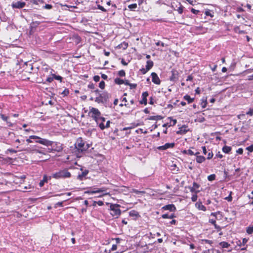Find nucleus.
Wrapping results in <instances>:
<instances>
[{"label":"nucleus","mask_w":253,"mask_h":253,"mask_svg":"<svg viewBox=\"0 0 253 253\" xmlns=\"http://www.w3.org/2000/svg\"><path fill=\"white\" fill-rule=\"evenodd\" d=\"M0 117L1 118V119L5 121V122H7V120H8L9 118L7 116H5L4 115L2 114H0Z\"/></svg>","instance_id":"nucleus-48"},{"label":"nucleus","mask_w":253,"mask_h":253,"mask_svg":"<svg viewBox=\"0 0 253 253\" xmlns=\"http://www.w3.org/2000/svg\"><path fill=\"white\" fill-rule=\"evenodd\" d=\"M235 31L236 32L238 33L239 34H246L247 32L245 31L240 30L239 27H236L235 29Z\"/></svg>","instance_id":"nucleus-47"},{"label":"nucleus","mask_w":253,"mask_h":253,"mask_svg":"<svg viewBox=\"0 0 253 253\" xmlns=\"http://www.w3.org/2000/svg\"><path fill=\"white\" fill-rule=\"evenodd\" d=\"M31 2L33 4L38 5L39 3H43V0H30Z\"/></svg>","instance_id":"nucleus-46"},{"label":"nucleus","mask_w":253,"mask_h":253,"mask_svg":"<svg viewBox=\"0 0 253 253\" xmlns=\"http://www.w3.org/2000/svg\"><path fill=\"white\" fill-rule=\"evenodd\" d=\"M128 46V43L125 42H122L118 45L120 48H123V49H126Z\"/></svg>","instance_id":"nucleus-30"},{"label":"nucleus","mask_w":253,"mask_h":253,"mask_svg":"<svg viewBox=\"0 0 253 253\" xmlns=\"http://www.w3.org/2000/svg\"><path fill=\"white\" fill-rule=\"evenodd\" d=\"M162 209L164 210H169L171 211H174L176 210V208L173 204H169L164 206Z\"/></svg>","instance_id":"nucleus-20"},{"label":"nucleus","mask_w":253,"mask_h":253,"mask_svg":"<svg viewBox=\"0 0 253 253\" xmlns=\"http://www.w3.org/2000/svg\"><path fill=\"white\" fill-rule=\"evenodd\" d=\"M63 202H58L55 204L54 207L55 208H57V207H63Z\"/></svg>","instance_id":"nucleus-56"},{"label":"nucleus","mask_w":253,"mask_h":253,"mask_svg":"<svg viewBox=\"0 0 253 253\" xmlns=\"http://www.w3.org/2000/svg\"><path fill=\"white\" fill-rule=\"evenodd\" d=\"M231 149H232V148L230 146L225 145L223 147L222 150L224 153L228 154L231 151Z\"/></svg>","instance_id":"nucleus-29"},{"label":"nucleus","mask_w":253,"mask_h":253,"mask_svg":"<svg viewBox=\"0 0 253 253\" xmlns=\"http://www.w3.org/2000/svg\"><path fill=\"white\" fill-rule=\"evenodd\" d=\"M179 6L177 9H174L175 10H177L179 14H182L183 11V6L180 3H179Z\"/></svg>","instance_id":"nucleus-39"},{"label":"nucleus","mask_w":253,"mask_h":253,"mask_svg":"<svg viewBox=\"0 0 253 253\" xmlns=\"http://www.w3.org/2000/svg\"><path fill=\"white\" fill-rule=\"evenodd\" d=\"M94 190H90V191H87V193H90V194H93V193L105 192L106 190V189L105 187H102L100 188H94Z\"/></svg>","instance_id":"nucleus-22"},{"label":"nucleus","mask_w":253,"mask_h":253,"mask_svg":"<svg viewBox=\"0 0 253 253\" xmlns=\"http://www.w3.org/2000/svg\"><path fill=\"white\" fill-rule=\"evenodd\" d=\"M175 143H167L165 145L160 146L157 147V149L159 150L164 151L169 148H172L174 147Z\"/></svg>","instance_id":"nucleus-12"},{"label":"nucleus","mask_w":253,"mask_h":253,"mask_svg":"<svg viewBox=\"0 0 253 253\" xmlns=\"http://www.w3.org/2000/svg\"><path fill=\"white\" fill-rule=\"evenodd\" d=\"M93 80L95 82H98L100 80V77L98 75H95L93 77Z\"/></svg>","instance_id":"nucleus-63"},{"label":"nucleus","mask_w":253,"mask_h":253,"mask_svg":"<svg viewBox=\"0 0 253 253\" xmlns=\"http://www.w3.org/2000/svg\"><path fill=\"white\" fill-rule=\"evenodd\" d=\"M118 75L120 77H124L126 76V72L125 70H121L119 71L118 73Z\"/></svg>","instance_id":"nucleus-41"},{"label":"nucleus","mask_w":253,"mask_h":253,"mask_svg":"<svg viewBox=\"0 0 253 253\" xmlns=\"http://www.w3.org/2000/svg\"><path fill=\"white\" fill-rule=\"evenodd\" d=\"M52 178V176H47L46 175H44L42 179L40 182L39 186L42 187L45 183H47L48 181Z\"/></svg>","instance_id":"nucleus-16"},{"label":"nucleus","mask_w":253,"mask_h":253,"mask_svg":"<svg viewBox=\"0 0 253 253\" xmlns=\"http://www.w3.org/2000/svg\"><path fill=\"white\" fill-rule=\"evenodd\" d=\"M129 86L130 89H135L137 86V84H136L130 83Z\"/></svg>","instance_id":"nucleus-52"},{"label":"nucleus","mask_w":253,"mask_h":253,"mask_svg":"<svg viewBox=\"0 0 253 253\" xmlns=\"http://www.w3.org/2000/svg\"><path fill=\"white\" fill-rule=\"evenodd\" d=\"M128 8L130 9H134L137 7V4L136 3H133L129 4L128 6Z\"/></svg>","instance_id":"nucleus-50"},{"label":"nucleus","mask_w":253,"mask_h":253,"mask_svg":"<svg viewBox=\"0 0 253 253\" xmlns=\"http://www.w3.org/2000/svg\"><path fill=\"white\" fill-rule=\"evenodd\" d=\"M175 217H176V216L175 215V214L174 213H172V214H171L170 215H169L168 213H166V214H163L162 215V217L163 218H164V219H166V218L172 219V218H174Z\"/></svg>","instance_id":"nucleus-28"},{"label":"nucleus","mask_w":253,"mask_h":253,"mask_svg":"<svg viewBox=\"0 0 253 253\" xmlns=\"http://www.w3.org/2000/svg\"><path fill=\"white\" fill-rule=\"evenodd\" d=\"M211 215L214 217V218H213V219H215V221L217 220L221 219V218L222 217V215L221 212H220L219 211L211 213Z\"/></svg>","instance_id":"nucleus-21"},{"label":"nucleus","mask_w":253,"mask_h":253,"mask_svg":"<svg viewBox=\"0 0 253 253\" xmlns=\"http://www.w3.org/2000/svg\"><path fill=\"white\" fill-rule=\"evenodd\" d=\"M246 150H247L250 152H253V144H252L250 146L247 147L246 148Z\"/></svg>","instance_id":"nucleus-58"},{"label":"nucleus","mask_w":253,"mask_h":253,"mask_svg":"<svg viewBox=\"0 0 253 253\" xmlns=\"http://www.w3.org/2000/svg\"><path fill=\"white\" fill-rule=\"evenodd\" d=\"M248 198L252 200V201L249 202V204L251 205H253V196H252L251 195H249Z\"/></svg>","instance_id":"nucleus-64"},{"label":"nucleus","mask_w":253,"mask_h":253,"mask_svg":"<svg viewBox=\"0 0 253 253\" xmlns=\"http://www.w3.org/2000/svg\"><path fill=\"white\" fill-rule=\"evenodd\" d=\"M122 101L124 102V106L127 108H130V105L129 103H127V101L126 97H124L122 99Z\"/></svg>","instance_id":"nucleus-45"},{"label":"nucleus","mask_w":253,"mask_h":253,"mask_svg":"<svg viewBox=\"0 0 253 253\" xmlns=\"http://www.w3.org/2000/svg\"><path fill=\"white\" fill-rule=\"evenodd\" d=\"M246 232L248 234H252L253 233V225L249 226L246 228Z\"/></svg>","instance_id":"nucleus-37"},{"label":"nucleus","mask_w":253,"mask_h":253,"mask_svg":"<svg viewBox=\"0 0 253 253\" xmlns=\"http://www.w3.org/2000/svg\"><path fill=\"white\" fill-rule=\"evenodd\" d=\"M216 175L214 174H212L208 176V179L209 181H213L215 179Z\"/></svg>","instance_id":"nucleus-44"},{"label":"nucleus","mask_w":253,"mask_h":253,"mask_svg":"<svg viewBox=\"0 0 253 253\" xmlns=\"http://www.w3.org/2000/svg\"><path fill=\"white\" fill-rule=\"evenodd\" d=\"M182 153L183 154H187V155H190V156H192V155H194V152L192 151L190 149H188L187 150H184L182 151Z\"/></svg>","instance_id":"nucleus-34"},{"label":"nucleus","mask_w":253,"mask_h":253,"mask_svg":"<svg viewBox=\"0 0 253 253\" xmlns=\"http://www.w3.org/2000/svg\"><path fill=\"white\" fill-rule=\"evenodd\" d=\"M110 94L107 91H103L99 95L95 97V101L98 103H106L109 101Z\"/></svg>","instance_id":"nucleus-4"},{"label":"nucleus","mask_w":253,"mask_h":253,"mask_svg":"<svg viewBox=\"0 0 253 253\" xmlns=\"http://www.w3.org/2000/svg\"><path fill=\"white\" fill-rule=\"evenodd\" d=\"M151 75L152 82L157 85L160 84L161 82L158 75L155 72H152Z\"/></svg>","instance_id":"nucleus-13"},{"label":"nucleus","mask_w":253,"mask_h":253,"mask_svg":"<svg viewBox=\"0 0 253 253\" xmlns=\"http://www.w3.org/2000/svg\"><path fill=\"white\" fill-rule=\"evenodd\" d=\"M219 246L222 248H228L230 246V245L228 242L224 241L219 243Z\"/></svg>","instance_id":"nucleus-31"},{"label":"nucleus","mask_w":253,"mask_h":253,"mask_svg":"<svg viewBox=\"0 0 253 253\" xmlns=\"http://www.w3.org/2000/svg\"><path fill=\"white\" fill-rule=\"evenodd\" d=\"M15 143H17L16 145V148L18 150V152H24V154H39L40 158L42 155H45L46 152L45 148H42L37 145H27L26 143L25 139H16Z\"/></svg>","instance_id":"nucleus-1"},{"label":"nucleus","mask_w":253,"mask_h":253,"mask_svg":"<svg viewBox=\"0 0 253 253\" xmlns=\"http://www.w3.org/2000/svg\"><path fill=\"white\" fill-rule=\"evenodd\" d=\"M30 138H32L33 139H38V140L36 141V143H39L46 146H52L53 144V141L46 139L41 138L40 137L37 135H30Z\"/></svg>","instance_id":"nucleus-6"},{"label":"nucleus","mask_w":253,"mask_h":253,"mask_svg":"<svg viewBox=\"0 0 253 253\" xmlns=\"http://www.w3.org/2000/svg\"><path fill=\"white\" fill-rule=\"evenodd\" d=\"M52 76L55 80L59 81L60 82H62L63 78L61 76L59 75H56L55 74H52Z\"/></svg>","instance_id":"nucleus-42"},{"label":"nucleus","mask_w":253,"mask_h":253,"mask_svg":"<svg viewBox=\"0 0 253 253\" xmlns=\"http://www.w3.org/2000/svg\"><path fill=\"white\" fill-rule=\"evenodd\" d=\"M75 147L79 152H84L89 147L88 144H85V142L82 137L78 138L75 143Z\"/></svg>","instance_id":"nucleus-3"},{"label":"nucleus","mask_w":253,"mask_h":253,"mask_svg":"<svg viewBox=\"0 0 253 253\" xmlns=\"http://www.w3.org/2000/svg\"><path fill=\"white\" fill-rule=\"evenodd\" d=\"M246 114L249 116L253 115V108H251L249 109V111L246 112Z\"/></svg>","instance_id":"nucleus-51"},{"label":"nucleus","mask_w":253,"mask_h":253,"mask_svg":"<svg viewBox=\"0 0 253 253\" xmlns=\"http://www.w3.org/2000/svg\"><path fill=\"white\" fill-rule=\"evenodd\" d=\"M154 63L152 60H148L146 62L145 68H141L140 71L142 74H145L148 71H149L153 66Z\"/></svg>","instance_id":"nucleus-11"},{"label":"nucleus","mask_w":253,"mask_h":253,"mask_svg":"<svg viewBox=\"0 0 253 253\" xmlns=\"http://www.w3.org/2000/svg\"><path fill=\"white\" fill-rule=\"evenodd\" d=\"M25 67L24 69V70H25L26 72L31 73L33 69L32 64L26 62L25 63Z\"/></svg>","instance_id":"nucleus-23"},{"label":"nucleus","mask_w":253,"mask_h":253,"mask_svg":"<svg viewBox=\"0 0 253 253\" xmlns=\"http://www.w3.org/2000/svg\"><path fill=\"white\" fill-rule=\"evenodd\" d=\"M193 186L195 188L196 190H199V188L200 187V184H198L197 183L194 182L193 183Z\"/></svg>","instance_id":"nucleus-54"},{"label":"nucleus","mask_w":253,"mask_h":253,"mask_svg":"<svg viewBox=\"0 0 253 253\" xmlns=\"http://www.w3.org/2000/svg\"><path fill=\"white\" fill-rule=\"evenodd\" d=\"M205 14L206 16H210L211 17H213V12L210 9L206 10Z\"/></svg>","instance_id":"nucleus-38"},{"label":"nucleus","mask_w":253,"mask_h":253,"mask_svg":"<svg viewBox=\"0 0 253 253\" xmlns=\"http://www.w3.org/2000/svg\"><path fill=\"white\" fill-rule=\"evenodd\" d=\"M189 189H190V191L191 192L194 193L195 194H197L198 193L200 192V190H196L193 186L189 187Z\"/></svg>","instance_id":"nucleus-40"},{"label":"nucleus","mask_w":253,"mask_h":253,"mask_svg":"<svg viewBox=\"0 0 253 253\" xmlns=\"http://www.w3.org/2000/svg\"><path fill=\"white\" fill-rule=\"evenodd\" d=\"M88 173V170L87 169L84 170V171H82L81 174H79L78 175V179L80 180H82Z\"/></svg>","instance_id":"nucleus-24"},{"label":"nucleus","mask_w":253,"mask_h":253,"mask_svg":"<svg viewBox=\"0 0 253 253\" xmlns=\"http://www.w3.org/2000/svg\"><path fill=\"white\" fill-rule=\"evenodd\" d=\"M7 152H9L11 153H16L17 152H18V151L17 149L16 150H15L12 148H10L7 150Z\"/></svg>","instance_id":"nucleus-55"},{"label":"nucleus","mask_w":253,"mask_h":253,"mask_svg":"<svg viewBox=\"0 0 253 253\" xmlns=\"http://www.w3.org/2000/svg\"><path fill=\"white\" fill-rule=\"evenodd\" d=\"M105 82L103 81H101L99 84V87L102 89H104L105 88Z\"/></svg>","instance_id":"nucleus-49"},{"label":"nucleus","mask_w":253,"mask_h":253,"mask_svg":"<svg viewBox=\"0 0 253 253\" xmlns=\"http://www.w3.org/2000/svg\"><path fill=\"white\" fill-rule=\"evenodd\" d=\"M201 243L202 244H208L210 245H211L213 243V242L211 240H209L207 239H203L201 240Z\"/></svg>","instance_id":"nucleus-43"},{"label":"nucleus","mask_w":253,"mask_h":253,"mask_svg":"<svg viewBox=\"0 0 253 253\" xmlns=\"http://www.w3.org/2000/svg\"><path fill=\"white\" fill-rule=\"evenodd\" d=\"M206 160V158L204 156H198L196 158V162L198 164H201L204 162Z\"/></svg>","instance_id":"nucleus-27"},{"label":"nucleus","mask_w":253,"mask_h":253,"mask_svg":"<svg viewBox=\"0 0 253 253\" xmlns=\"http://www.w3.org/2000/svg\"><path fill=\"white\" fill-rule=\"evenodd\" d=\"M25 5L26 3L25 2L18 1L15 2H12L11 4V6L13 8L21 9L23 8Z\"/></svg>","instance_id":"nucleus-14"},{"label":"nucleus","mask_w":253,"mask_h":253,"mask_svg":"<svg viewBox=\"0 0 253 253\" xmlns=\"http://www.w3.org/2000/svg\"><path fill=\"white\" fill-rule=\"evenodd\" d=\"M162 119V117L161 116H159V115H157V116H150L149 118H148V119L149 120H155V121H157V120H160Z\"/></svg>","instance_id":"nucleus-35"},{"label":"nucleus","mask_w":253,"mask_h":253,"mask_svg":"<svg viewBox=\"0 0 253 253\" xmlns=\"http://www.w3.org/2000/svg\"><path fill=\"white\" fill-rule=\"evenodd\" d=\"M87 87L88 88L91 89H94L95 88V85L92 83H89L88 84Z\"/></svg>","instance_id":"nucleus-60"},{"label":"nucleus","mask_w":253,"mask_h":253,"mask_svg":"<svg viewBox=\"0 0 253 253\" xmlns=\"http://www.w3.org/2000/svg\"><path fill=\"white\" fill-rule=\"evenodd\" d=\"M209 222L214 225L215 228L216 229L217 231H220L221 230V227L216 223L215 219H210Z\"/></svg>","instance_id":"nucleus-25"},{"label":"nucleus","mask_w":253,"mask_h":253,"mask_svg":"<svg viewBox=\"0 0 253 253\" xmlns=\"http://www.w3.org/2000/svg\"><path fill=\"white\" fill-rule=\"evenodd\" d=\"M198 196L197 194H195L192 196L191 200L193 202H196L197 200Z\"/></svg>","instance_id":"nucleus-59"},{"label":"nucleus","mask_w":253,"mask_h":253,"mask_svg":"<svg viewBox=\"0 0 253 253\" xmlns=\"http://www.w3.org/2000/svg\"><path fill=\"white\" fill-rule=\"evenodd\" d=\"M248 241V239H247L246 238H243V240H242V242L240 241H239V242L240 243H238V245L240 246V247H241L242 246H245L247 244Z\"/></svg>","instance_id":"nucleus-36"},{"label":"nucleus","mask_w":253,"mask_h":253,"mask_svg":"<svg viewBox=\"0 0 253 253\" xmlns=\"http://www.w3.org/2000/svg\"><path fill=\"white\" fill-rule=\"evenodd\" d=\"M53 147V148L51 149H48L50 150L49 152L55 151L60 152H61L63 149V144L60 143V142H53V144L51 146Z\"/></svg>","instance_id":"nucleus-10"},{"label":"nucleus","mask_w":253,"mask_h":253,"mask_svg":"<svg viewBox=\"0 0 253 253\" xmlns=\"http://www.w3.org/2000/svg\"><path fill=\"white\" fill-rule=\"evenodd\" d=\"M169 119L170 120L169 126H174V125H176L177 123V121L176 119H173L171 117H169Z\"/></svg>","instance_id":"nucleus-32"},{"label":"nucleus","mask_w":253,"mask_h":253,"mask_svg":"<svg viewBox=\"0 0 253 253\" xmlns=\"http://www.w3.org/2000/svg\"><path fill=\"white\" fill-rule=\"evenodd\" d=\"M105 120L106 119L104 117L101 116L99 117V118L95 121V122L98 125L99 128L101 130H104L105 128H108L110 126V121H108L105 125L104 124V122L105 121Z\"/></svg>","instance_id":"nucleus-8"},{"label":"nucleus","mask_w":253,"mask_h":253,"mask_svg":"<svg viewBox=\"0 0 253 253\" xmlns=\"http://www.w3.org/2000/svg\"><path fill=\"white\" fill-rule=\"evenodd\" d=\"M53 79L54 78L53 76L52 77H48L46 78V82L48 83H51L53 81Z\"/></svg>","instance_id":"nucleus-61"},{"label":"nucleus","mask_w":253,"mask_h":253,"mask_svg":"<svg viewBox=\"0 0 253 253\" xmlns=\"http://www.w3.org/2000/svg\"><path fill=\"white\" fill-rule=\"evenodd\" d=\"M120 205L117 204H110V210L111 211L110 214L115 218H118L121 214Z\"/></svg>","instance_id":"nucleus-5"},{"label":"nucleus","mask_w":253,"mask_h":253,"mask_svg":"<svg viewBox=\"0 0 253 253\" xmlns=\"http://www.w3.org/2000/svg\"><path fill=\"white\" fill-rule=\"evenodd\" d=\"M232 193V192H230L229 195L228 197L225 198V199L227 200L228 202H231L232 200V197L231 195Z\"/></svg>","instance_id":"nucleus-53"},{"label":"nucleus","mask_w":253,"mask_h":253,"mask_svg":"<svg viewBox=\"0 0 253 253\" xmlns=\"http://www.w3.org/2000/svg\"><path fill=\"white\" fill-rule=\"evenodd\" d=\"M195 207L200 211H205L207 210L206 207L203 205L202 203L200 201H198L195 204Z\"/></svg>","instance_id":"nucleus-19"},{"label":"nucleus","mask_w":253,"mask_h":253,"mask_svg":"<svg viewBox=\"0 0 253 253\" xmlns=\"http://www.w3.org/2000/svg\"><path fill=\"white\" fill-rule=\"evenodd\" d=\"M188 131V129H187V126H183L179 128V130L176 131V134H185Z\"/></svg>","instance_id":"nucleus-18"},{"label":"nucleus","mask_w":253,"mask_h":253,"mask_svg":"<svg viewBox=\"0 0 253 253\" xmlns=\"http://www.w3.org/2000/svg\"><path fill=\"white\" fill-rule=\"evenodd\" d=\"M185 100L187 101L188 104L192 103L194 101V98H191L188 94H186L183 96Z\"/></svg>","instance_id":"nucleus-26"},{"label":"nucleus","mask_w":253,"mask_h":253,"mask_svg":"<svg viewBox=\"0 0 253 253\" xmlns=\"http://www.w3.org/2000/svg\"><path fill=\"white\" fill-rule=\"evenodd\" d=\"M213 156V153L212 152V151H211L210 152H209V153L208 154L207 159L208 160H210L212 158Z\"/></svg>","instance_id":"nucleus-57"},{"label":"nucleus","mask_w":253,"mask_h":253,"mask_svg":"<svg viewBox=\"0 0 253 253\" xmlns=\"http://www.w3.org/2000/svg\"><path fill=\"white\" fill-rule=\"evenodd\" d=\"M114 83L117 84L121 85L123 84L124 82L123 79H121L119 78H117L114 80Z\"/></svg>","instance_id":"nucleus-33"},{"label":"nucleus","mask_w":253,"mask_h":253,"mask_svg":"<svg viewBox=\"0 0 253 253\" xmlns=\"http://www.w3.org/2000/svg\"><path fill=\"white\" fill-rule=\"evenodd\" d=\"M191 11L193 13V14H198L200 11L198 10H196L193 8H192L191 9Z\"/></svg>","instance_id":"nucleus-62"},{"label":"nucleus","mask_w":253,"mask_h":253,"mask_svg":"<svg viewBox=\"0 0 253 253\" xmlns=\"http://www.w3.org/2000/svg\"><path fill=\"white\" fill-rule=\"evenodd\" d=\"M129 215L133 218V219L136 220L140 217L139 213L135 210H131L129 212Z\"/></svg>","instance_id":"nucleus-17"},{"label":"nucleus","mask_w":253,"mask_h":253,"mask_svg":"<svg viewBox=\"0 0 253 253\" xmlns=\"http://www.w3.org/2000/svg\"><path fill=\"white\" fill-rule=\"evenodd\" d=\"M52 177L56 179L69 178L71 177V173L67 169H64L53 173Z\"/></svg>","instance_id":"nucleus-2"},{"label":"nucleus","mask_w":253,"mask_h":253,"mask_svg":"<svg viewBox=\"0 0 253 253\" xmlns=\"http://www.w3.org/2000/svg\"><path fill=\"white\" fill-rule=\"evenodd\" d=\"M149 94L148 91H144L142 93V99L140 101V104H144V105H146L147 104V97L148 96Z\"/></svg>","instance_id":"nucleus-15"},{"label":"nucleus","mask_w":253,"mask_h":253,"mask_svg":"<svg viewBox=\"0 0 253 253\" xmlns=\"http://www.w3.org/2000/svg\"><path fill=\"white\" fill-rule=\"evenodd\" d=\"M170 73L171 75L169 77V80L173 83H175L179 79V72L177 70L172 69Z\"/></svg>","instance_id":"nucleus-9"},{"label":"nucleus","mask_w":253,"mask_h":253,"mask_svg":"<svg viewBox=\"0 0 253 253\" xmlns=\"http://www.w3.org/2000/svg\"><path fill=\"white\" fill-rule=\"evenodd\" d=\"M88 115L95 121L101 116V112L99 110L93 107H89Z\"/></svg>","instance_id":"nucleus-7"}]
</instances>
